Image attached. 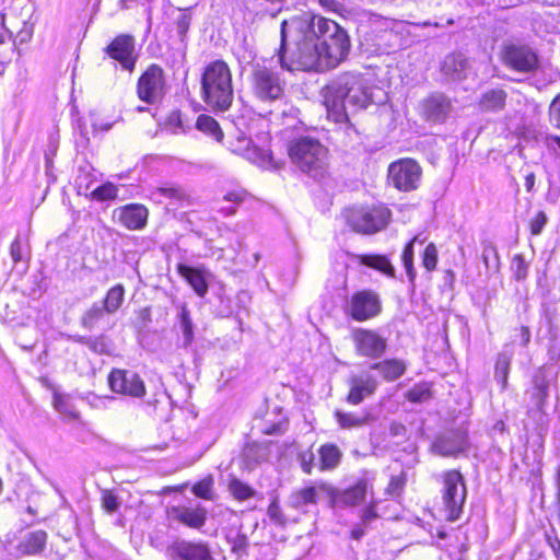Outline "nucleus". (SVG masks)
Returning <instances> with one entry per match:
<instances>
[{
    "label": "nucleus",
    "mask_w": 560,
    "mask_h": 560,
    "mask_svg": "<svg viewBox=\"0 0 560 560\" xmlns=\"http://www.w3.org/2000/svg\"><path fill=\"white\" fill-rule=\"evenodd\" d=\"M349 50L347 32L332 20L305 13L281 22L277 56L282 70L326 71L337 67Z\"/></svg>",
    "instance_id": "obj_1"
},
{
    "label": "nucleus",
    "mask_w": 560,
    "mask_h": 560,
    "mask_svg": "<svg viewBox=\"0 0 560 560\" xmlns=\"http://www.w3.org/2000/svg\"><path fill=\"white\" fill-rule=\"evenodd\" d=\"M324 103L330 119L347 122L350 115L373 103V88L362 73L345 72L325 88Z\"/></svg>",
    "instance_id": "obj_2"
},
{
    "label": "nucleus",
    "mask_w": 560,
    "mask_h": 560,
    "mask_svg": "<svg viewBox=\"0 0 560 560\" xmlns=\"http://www.w3.org/2000/svg\"><path fill=\"white\" fill-rule=\"evenodd\" d=\"M287 151L292 165L307 177L323 182L329 176V150L317 138L295 137L288 142Z\"/></svg>",
    "instance_id": "obj_3"
},
{
    "label": "nucleus",
    "mask_w": 560,
    "mask_h": 560,
    "mask_svg": "<svg viewBox=\"0 0 560 560\" xmlns=\"http://www.w3.org/2000/svg\"><path fill=\"white\" fill-rule=\"evenodd\" d=\"M201 91L205 103L213 110L225 112L233 102L232 73L223 60L210 62L201 77Z\"/></svg>",
    "instance_id": "obj_4"
},
{
    "label": "nucleus",
    "mask_w": 560,
    "mask_h": 560,
    "mask_svg": "<svg viewBox=\"0 0 560 560\" xmlns=\"http://www.w3.org/2000/svg\"><path fill=\"white\" fill-rule=\"evenodd\" d=\"M248 82L254 97L262 103L279 101L284 94L285 80L281 72L266 62L252 66Z\"/></svg>",
    "instance_id": "obj_5"
},
{
    "label": "nucleus",
    "mask_w": 560,
    "mask_h": 560,
    "mask_svg": "<svg viewBox=\"0 0 560 560\" xmlns=\"http://www.w3.org/2000/svg\"><path fill=\"white\" fill-rule=\"evenodd\" d=\"M466 494V486L459 471L448 470L443 474L442 500L448 521L454 522L460 517Z\"/></svg>",
    "instance_id": "obj_6"
},
{
    "label": "nucleus",
    "mask_w": 560,
    "mask_h": 560,
    "mask_svg": "<svg viewBox=\"0 0 560 560\" xmlns=\"http://www.w3.org/2000/svg\"><path fill=\"white\" fill-rule=\"evenodd\" d=\"M228 148L231 152L243 156L261 168H278V164L273 161L270 151L266 148L255 145L253 140L243 131H237L235 136L229 140Z\"/></svg>",
    "instance_id": "obj_7"
},
{
    "label": "nucleus",
    "mask_w": 560,
    "mask_h": 560,
    "mask_svg": "<svg viewBox=\"0 0 560 560\" xmlns=\"http://www.w3.org/2000/svg\"><path fill=\"white\" fill-rule=\"evenodd\" d=\"M422 170L411 159H400L389 164L388 182L400 191L416 190L421 183Z\"/></svg>",
    "instance_id": "obj_8"
},
{
    "label": "nucleus",
    "mask_w": 560,
    "mask_h": 560,
    "mask_svg": "<svg viewBox=\"0 0 560 560\" xmlns=\"http://www.w3.org/2000/svg\"><path fill=\"white\" fill-rule=\"evenodd\" d=\"M501 56L503 63L517 72H533L538 66L536 52L526 45L506 44L502 48Z\"/></svg>",
    "instance_id": "obj_9"
},
{
    "label": "nucleus",
    "mask_w": 560,
    "mask_h": 560,
    "mask_svg": "<svg viewBox=\"0 0 560 560\" xmlns=\"http://www.w3.org/2000/svg\"><path fill=\"white\" fill-rule=\"evenodd\" d=\"M381 310V300L371 290L355 292L346 306L347 314L358 322H364L377 316Z\"/></svg>",
    "instance_id": "obj_10"
},
{
    "label": "nucleus",
    "mask_w": 560,
    "mask_h": 560,
    "mask_svg": "<svg viewBox=\"0 0 560 560\" xmlns=\"http://www.w3.org/2000/svg\"><path fill=\"white\" fill-rule=\"evenodd\" d=\"M105 52L112 59L119 62L124 70L128 72L135 70L138 55L136 54V38L132 35L120 34L116 36L112 43L106 46Z\"/></svg>",
    "instance_id": "obj_11"
},
{
    "label": "nucleus",
    "mask_w": 560,
    "mask_h": 560,
    "mask_svg": "<svg viewBox=\"0 0 560 560\" xmlns=\"http://www.w3.org/2000/svg\"><path fill=\"white\" fill-rule=\"evenodd\" d=\"M392 212H349L346 220L351 229L362 234H374L383 230Z\"/></svg>",
    "instance_id": "obj_12"
},
{
    "label": "nucleus",
    "mask_w": 560,
    "mask_h": 560,
    "mask_svg": "<svg viewBox=\"0 0 560 560\" xmlns=\"http://www.w3.org/2000/svg\"><path fill=\"white\" fill-rule=\"evenodd\" d=\"M165 94L163 70L156 65L150 66L142 73V102L151 105L161 103Z\"/></svg>",
    "instance_id": "obj_13"
},
{
    "label": "nucleus",
    "mask_w": 560,
    "mask_h": 560,
    "mask_svg": "<svg viewBox=\"0 0 560 560\" xmlns=\"http://www.w3.org/2000/svg\"><path fill=\"white\" fill-rule=\"evenodd\" d=\"M378 384V380L371 371H363L351 375L348 381L349 393L346 400L350 405L357 406L365 398L372 396L376 392Z\"/></svg>",
    "instance_id": "obj_14"
},
{
    "label": "nucleus",
    "mask_w": 560,
    "mask_h": 560,
    "mask_svg": "<svg viewBox=\"0 0 560 560\" xmlns=\"http://www.w3.org/2000/svg\"><path fill=\"white\" fill-rule=\"evenodd\" d=\"M468 447V433L464 428L445 431L434 441L432 448L442 456H457Z\"/></svg>",
    "instance_id": "obj_15"
},
{
    "label": "nucleus",
    "mask_w": 560,
    "mask_h": 560,
    "mask_svg": "<svg viewBox=\"0 0 560 560\" xmlns=\"http://www.w3.org/2000/svg\"><path fill=\"white\" fill-rule=\"evenodd\" d=\"M353 341L358 353L371 359L381 358L387 348L386 339L369 329H357L353 332Z\"/></svg>",
    "instance_id": "obj_16"
},
{
    "label": "nucleus",
    "mask_w": 560,
    "mask_h": 560,
    "mask_svg": "<svg viewBox=\"0 0 560 560\" xmlns=\"http://www.w3.org/2000/svg\"><path fill=\"white\" fill-rule=\"evenodd\" d=\"M177 270L198 296L203 298L208 293L209 280L211 278V273L208 270L184 264H179Z\"/></svg>",
    "instance_id": "obj_17"
},
{
    "label": "nucleus",
    "mask_w": 560,
    "mask_h": 560,
    "mask_svg": "<svg viewBox=\"0 0 560 560\" xmlns=\"http://www.w3.org/2000/svg\"><path fill=\"white\" fill-rule=\"evenodd\" d=\"M170 515L188 527L200 528L206 523L207 511L199 504L178 505L172 508Z\"/></svg>",
    "instance_id": "obj_18"
},
{
    "label": "nucleus",
    "mask_w": 560,
    "mask_h": 560,
    "mask_svg": "<svg viewBox=\"0 0 560 560\" xmlns=\"http://www.w3.org/2000/svg\"><path fill=\"white\" fill-rule=\"evenodd\" d=\"M451 102L443 94H432L422 103V113L433 122H443L451 113Z\"/></svg>",
    "instance_id": "obj_19"
},
{
    "label": "nucleus",
    "mask_w": 560,
    "mask_h": 560,
    "mask_svg": "<svg viewBox=\"0 0 560 560\" xmlns=\"http://www.w3.org/2000/svg\"><path fill=\"white\" fill-rule=\"evenodd\" d=\"M174 551L182 560H212L207 542L182 540L175 544Z\"/></svg>",
    "instance_id": "obj_20"
},
{
    "label": "nucleus",
    "mask_w": 560,
    "mask_h": 560,
    "mask_svg": "<svg viewBox=\"0 0 560 560\" xmlns=\"http://www.w3.org/2000/svg\"><path fill=\"white\" fill-rule=\"evenodd\" d=\"M469 69V60L462 52L447 55L442 63V72L452 80H463Z\"/></svg>",
    "instance_id": "obj_21"
},
{
    "label": "nucleus",
    "mask_w": 560,
    "mask_h": 560,
    "mask_svg": "<svg viewBox=\"0 0 560 560\" xmlns=\"http://www.w3.org/2000/svg\"><path fill=\"white\" fill-rule=\"evenodd\" d=\"M110 389L116 393L129 395L132 397L140 396V383L129 382L126 372L116 370L108 376Z\"/></svg>",
    "instance_id": "obj_22"
},
{
    "label": "nucleus",
    "mask_w": 560,
    "mask_h": 560,
    "mask_svg": "<svg viewBox=\"0 0 560 560\" xmlns=\"http://www.w3.org/2000/svg\"><path fill=\"white\" fill-rule=\"evenodd\" d=\"M371 370L377 371L384 381L394 382L406 371V364L398 359H389L371 364Z\"/></svg>",
    "instance_id": "obj_23"
},
{
    "label": "nucleus",
    "mask_w": 560,
    "mask_h": 560,
    "mask_svg": "<svg viewBox=\"0 0 560 560\" xmlns=\"http://www.w3.org/2000/svg\"><path fill=\"white\" fill-rule=\"evenodd\" d=\"M334 417L339 428L342 430H352L361 428L370 422L371 416L369 412H352L336 410Z\"/></svg>",
    "instance_id": "obj_24"
},
{
    "label": "nucleus",
    "mask_w": 560,
    "mask_h": 560,
    "mask_svg": "<svg viewBox=\"0 0 560 560\" xmlns=\"http://www.w3.org/2000/svg\"><path fill=\"white\" fill-rule=\"evenodd\" d=\"M47 542V533L45 530H35L27 533L19 542L18 549L23 555H37L40 553Z\"/></svg>",
    "instance_id": "obj_25"
},
{
    "label": "nucleus",
    "mask_w": 560,
    "mask_h": 560,
    "mask_svg": "<svg viewBox=\"0 0 560 560\" xmlns=\"http://www.w3.org/2000/svg\"><path fill=\"white\" fill-rule=\"evenodd\" d=\"M24 8L21 5V0H16L10 8L3 10L0 16H3V24L5 28L14 34V31L23 25V22H28V12H23Z\"/></svg>",
    "instance_id": "obj_26"
},
{
    "label": "nucleus",
    "mask_w": 560,
    "mask_h": 560,
    "mask_svg": "<svg viewBox=\"0 0 560 560\" xmlns=\"http://www.w3.org/2000/svg\"><path fill=\"white\" fill-rule=\"evenodd\" d=\"M156 197L170 200L166 208L173 207H187L192 205L191 195L182 187H163L156 191Z\"/></svg>",
    "instance_id": "obj_27"
},
{
    "label": "nucleus",
    "mask_w": 560,
    "mask_h": 560,
    "mask_svg": "<svg viewBox=\"0 0 560 560\" xmlns=\"http://www.w3.org/2000/svg\"><path fill=\"white\" fill-rule=\"evenodd\" d=\"M512 359L513 351L512 349H508V347H505L504 350L497 357L494 380L501 384L502 389L506 388L508 385V377Z\"/></svg>",
    "instance_id": "obj_28"
},
{
    "label": "nucleus",
    "mask_w": 560,
    "mask_h": 560,
    "mask_svg": "<svg viewBox=\"0 0 560 560\" xmlns=\"http://www.w3.org/2000/svg\"><path fill=\"white\" fill-rule=\"evenodd\" d=\"M506 93L501 89L485 92L479 101V106L486 112L501 110L505 105Z\"/></svg>",
    "instance_id": "obj_29"
},
{
    "label": "nucleus",
    "mask_w": 560,
    "mask_h": 560,
    "mask_svg": "<svg viewBox=\"0 0 560 560\" xmlns=\"http://www.w3.org/2000/svg\"><path fill=\"white\" fill-rule=\"evenodd\" d=\"M366 491H368L366 481L361 480V481L357 482L353 487L341 492L338 495L337 501L347 506H354L364 500Z\"/></svg>",
    "instance_id": "obj_30"
},
{
    "label": "nucleus",
    "mask_w": 560,
    "mask_h": 560,
    "mask_svg": "<svg viewBox=\"0 0 560 560\" xmlns=\"http://www.w3.org/2000/svg\"><path fill=\"white\" fill-rule=\"evenodd\" d=\"M13 33L4 27L3 16H0V62H9L15 55V44L12 43Z\"/></svg>",
    "instance_id": "obj_31"
},
{
    "label": "nucleus",
    "mask_w": 560,
    "mask_h": 560,
    "mask_svg": "<svg viewBox=\"0 0 560 560\" xmlns=\"http://www.w3.org/2000/svg\"><path fill=\"white\" fill-rule=\"evenodd\" d=\"M178 324L183 332L184 345L189 346L194 340V324L190 317V312L186 303L178 305Z\"/></svg>",
    "instance_id": "obj_32"
},
{
    "label": "nucleus",
    "mask_w": 560,
    "mask_h": 560,
    "mask_svg": "<svg viewBox=\"0 0 560 560\" xmlns=\"http://www.w3.org/2000/svg\"><path fill=\"white\" fill-rule=\"evenodd\" d=\"M317 490L315 487H306L294 492L290 498V504L298 510H305L310 504H315Z\"/></svg>",
    "instance_id": "obj_33"
},
{
    "label": "nucleus",
    "mask_w": 560,
    "mask_h": 560,
    "mask_svg": "<svg viewBox=\"0 0 560 560\" xmlns=\"http://www.w3.org/2000/svg\"><path fill=\"white\" fill-rule=\"evenodd\" d=\"M427 241V236L422 233L417 234L404 248L401 260L406 269L408 277L412 280L416 271L413 268V245L416 243L423 244Z\"/></svg>",
    "instance_id": "obj_34"
},
{
    "label": "nucleus",
    "mask_w": 560,
    "mask_h": 560,
    "mask_svg": "<svg viewBox=\"0 0 560 560\" xmlns=\"http://www.w3.org/2000/svg\"><path fill=\"white\" fill-rule=\"evenodd\" d=\"M196 127L203 133L211 136L215 141L221 142L223 139V131L220 128L218 121L208 115H200L197 118Z\"/></svg>",
    "instance_id": "obj_35"
},
{
    "label": "nucleus",
    "mask_w": 560,
    "mask_h": 560,
    "mask_svg": "<svg viewBox=\"0 0 560 560\" xmlns=\"http://www.w3.org/2000/svg\"><path fill=\"white\" fill-rule=\"evenodd\" d=\"M360 262L366 267L376 269L387 276H394V267L385 256L361 255Z\"/></svg>",
    "instance_id": "obj_36"
},
{
    "label": "nucleus",
    "mask_w": 560,
    "mask_h": 560,
    "mask_svg": "<svg viewBox=\"0 0 560 560\" xmlns=\"http://www.w3.org/2000/svg\"><path fill=\"white\" fill-rule=\"evenodd\" d=\"M341 453L334 444H325L319 448L320 468H335L340 462Z\"/></svg>",
    "instance_id": "obj_37"
},
{
    "label": "nucleus",
    "mask_w": 560,
    "mask_h": 560,
    "mask_svg": "<svg viewBox=\"0 0 560 560\" xmlns=\"http://www.w3.org/2000/svg\"><path fill=\"white\" fill-rule=\"evenodd\" d=\"M191 492L197 498L213 501L215 499L214 477L212 475H207L192 486Z\"/></svg>",
    "instance_id": "obj_38"
},
{
    "label": "nucleus",
    "mask_w": 560,
    "mask_h": 560,
    "mask_svg": "<svg viewBox=\"0 0 560 560\" xmlns=\"http://www.w3.org/2000/svg\"><path fill=\"white\" fill-rule=\"evenodd\" d=\"M228 542L231 546V550L233 553H235L238 558L245 557L248 555V537L240 532H230L226 536Z\"/></svg>",
    "instance_id": "obj_39"
},
{
    "label": "nucleus",
    "mask_w": 560,
    "mask_h": 560,
    "mask_svg": "<svg viewBox=\"0 0 560 560\" xmlns=\"http://www.w3.org/2000/svg\"><path fill=\"white\" fill-rule=\"evenodd\" d=\"M122 300H124L122 285L118 284V285H115L114 288H112L107 292L106 298L103 302V304L105 305L106 312L107 313L116 312L119 308Z\"/></svg>",
    "instance_id": "obj_40"
},
{
    "label": "nucleus",
    "mask_w": 560,
    "mask_h": 560,
    "mask_svg": "<svg viewBox=\"0 0 560 560\" xmlns=\"http://www.w3.org/2000/svg\"><path fill=\"white\" fill-rule=\"evenodd\" d=\"M14 32H16V34L12 35V43L15 44V54L20 56V46L28 43L32 39L34 27L30 22H23V25Z\"/></svg>",
    "instance_id": "obj_41"
},
{
    "label": "nucleus",
    "mask_w": 560,
    "mask_h": 560,
    "mask_svg": "<svg viewBox=\"0 0 560 560\" xmlns=\"http://www.w3.org/2000/svg\"><path fill=\"white\" fill-rule=\"evenodd\" d=\"M229 489L232 495L238 501L247 500L255 494L252 487L238 479H233L229 485Z\"/></svg>",
    "instance_id": "obj_42"
},
{
    "label": "nucleus",
    "mask_w": 560,
    "mask_h": 560,
    "mask_svg": "<svg viewBox=\"0 0 560 560\" xmlns=\"http://www.w3.org/2000/svg\"><path fill=\"white\" fill-rule=\"evenodd\" d=\"M107 313L105 305L94 304L90 307L82 317L84 327L92 328L103 316Z\"/></svg>",
    "instance_id": "obj_43"
},
{
    "label": "nucleus",
    "mask_w": 560,
    "mask_h": 560,
    "mask_svg": "<svg viewBox=\"0 0 560 560\" xmlns=\"http://www.w3.org/2000/svg\"><path fill=\"white\" fill-rule=\"evenodd\" d=\"M225 200L234 202L237 207L242 208H256L258 201L253 199L250 196L246 195L245 192H229L225 197Z\"/></svg>",
    "instance_id": "obj_44"
},
{
    "label": "nucleus",
    "mask_w": 560,
    "mask_h": 560,
    "mask_svg": "<svg viewBox=\"0 0 560 560\" xmlns=\"http://www.w3.org/2000/svg\"><path fill=\"white\" fill-rule=\"evenodd\" d=\"M92 196L94 199L102 201L112 200L118 196V188L112 183H106L95 188Z\"/></svg>",
    "instance_id": "obj_45"
},
{
    "label": "nucleus",
    "mask_w": 560,
    "mask_h": 560,
    "mask_svg": "<svg viewBox=\"0 0 560 560\" xmlns=\"http://www.w3.org/2000/svg\"><path fill=\"white\" fill-rule=\"evenodd\" d=\"M438 265V248L433 243H429L422 254V266L429 271L435 270Z\"/></svg>",
    "instance_id": "obj_46"
},
{
    "label": "nucleus",
    "mask_w": 560,
    "mask_h": 560,
    "mask_svg": "<svg viewBox=\"0 0 560 560\" xmlns=\"http://www.w3.org/2000/svg\"><path fill=\"white\" fill-rule=\"evenodd\" d=\"M10 255L14 262L28 259L30 253L26 247H23L20 236H18L10 247Z\"/></svg>",
    "instance_id": "obj_47"
},
{
    "label": "nucleus",
    "mask_w": 560,
    "mask_h": 560,
    "mask_svg": "<svg viewBox=\"0 0 560 560\" xmlns=\"http://www.w3.org/2000/svg\"><path fill=\"white\" fill-rule=\"evenodd\" d=\"M165 127L170 129L173 133L185 132L180 113H171L165 120Z\"/></svg>",
    "instance_id": "obj_48"
},
{
    "label": "nucleus",
    "mask_w": 560,
    "mask_h": 560,
    "mask_svg": "<svg viewBox=\"0 0 560 560\" xmlns=\"http://www.w3.org/2000/svg\"><path fill=\"white\" fill-rule=\"evenodd\" d=\"M191 18L187 12H183L176 20V31L182 42L185 40L190 27Z\"/></svg>",
    "instance_id": "obj_49"
},
{
    "label": "nucleus",
    "mask_w": 560,
    "mask_h": 560,
    "mask_svg": "<svg viewBox=\"0 0 560 560\" xmlns=\"http://www.w3.org/2000/svg\"><path fill=\"white\" fill-rule=\"evenodd\" d=\"M405 483L406 479L402 475L392 477L386 488L387 494L390 497H398L401 493Z\"/></svg>",
    "instance_id": "obj_50"
},
{
    "label": "nucleus",
    "mask_w": 560,
    "mask_h": 560,
    "mask_svg": "<svg viewBox=\"0 0 560 560\" xmlns=\"http://www.w3.org/2000/svg\"><path fill=\"white\" fill-rule=\"evenodd\" d=\"M86 346L95 353L105 354L109 352V345L104 337L90 338Z\"/></svg>",
    "instance_id": "obj_51"
},
{
    "label": "nucleus",
    "mask_w": 560,
    "mask_h": 560,
    "mask_svg": "<svg viewBox=\"0 0 560 560\" xmlns=\"http://www.w3.org/2000/svg\"><path fill=\"white\" fill-rule=\"evenodd\" d=\"M512 268L517 280H523L526 278L528 266L521 255H516L513 258Z\"/></svg>",
    "instance_id": "obj_52"
},
{
    "label": "nucleus",
    "mask_w": 560,
    "mask_h": 560,
    "mask_svg": "<svg viewBox=\"0 0 560 560\" xmlns=\"http://www.w3.org/2000/svg\"><path fill=\"white\" fill-rule=\"evenodd\" d=\"M140 212H120L119 220L129 229H140Z\"/></svg>",
    "instance_id": "obj_53"
},
{
    "label": "nucleus",
    "mask_w": 560,
    "mask_h": 560,
    "mask_svg": "<svg viewBox=\"0 0 560 560\" xmlns=\"http://www.w3.org/2000/svg\"><path fill=\"white\" fill-rule=\"evenodd\" d=\"M119 503L117 497L108 490L103 491L102 495V506L109 513H113L117 510Z\"/></svg>",
    "instance_id": "obj_54"
},
{
    "label": "nucleus",
    "mask_w": 560,
    "mask_h": 560,
    "mask_svg": "<svg viewBox=\"0 0 560 560\" xmlns=\"http://www.w3.org/2000/svg\"><path fill=\"white\" fill-rule=\"evenodd\" d=\"M547 223L545 212H537V214L530 220L529 228L533 235H539Z\"/></svg>",
    "instance_id": "obj_55"
},
{
    "label": "nucleus",
    "mask_w": 560,
    "mask_h": 560,
    "mask_svg": "<svg viewBox=\"0 0 560 560\" xmlns=\"http://www.w3.org/2000/svg\"><path fill=\"white\" fill-rule=\"evenodd\" d=\"M549 116L551 124L560 128V94L557 95L550 104Z\"/></svg>",
    "instance_id": "obj_56"
},
{
    "label": "nucleus",
    "mask_w": 560,
    "mask_h": 560,
    "mask_svg": "<svg viewBox=\"0 0 560 560\" xmlns=\"http://www.w3.org/2000/svg\"><path fill=\"white\" fill-rule=\"evenodd\" d=\"M314 459H315V456H314L313 452H311V451L301 452L299 454V462H300L301 468L304 472L311 474L313 464H314Z\"/></svg>",
    "instance_id": "obj_57"
},
{
    "label": "nucleus",
    "mask_w": 560,
    "mask_h": 560,
    "mask_svg": "<svg viewBox=\"0 0 560 560\" xmlns=\"http://www.w3.org/2000/svg\"><path fill=\"white\" fill-rule=\"evenodd\" d=\"M429 396V389L424 387H415L408 394V397L411 401H422L427 399Z\"/></svg>",
    "instance_id": "obj_58"
},
{
    "label": "nucleus",
    "mask_w": 560,
    "mask_h": 560,
    "mask_svg": "<svg viewBox=\"0 0 560 560\" xmlns=\"http://www.w3.org/2000/svg\"><path fill=\"white\" fill-rule=\"evenodd\" d=\"M268 515L271 520H273L275 522L277 523H281L283 520H282V513H281V509L279 506V504L273 501L269 504L268 506Z\"/></svg>",
    "instance_id": "obj_59"
},
{
    "label": "nucleus",
    "mask_w": 560,
    "mask_h": 560,
    "mask_svg": "<svg viewBox=\"0 0 560 560\" xmlns=\"http://www.w3.org/2000/svg\"><path fill=\"white\" fill-rule=\"evenodd\" d=\"M219 299L221 305L218 308V313L222 317H229L233 313L232 306L230 305V300L225 299L223 295H219Z\"/></svg>",
    "instance_id": "obj_60"
},
{
    "label": "nucleus",
    "mask_w": 560,
    "mask_h": 560,
    "mask_svg": "<svg viewBox=\"0 0 560 560\" xmlns=\"http://www.w3.org/2000/svg\"><path fill=\"white\" fill-rule=\"evenodd\" d=\"M235 55L236 57L241 60V61H245V62H250L254 57H255V54L254 51L252 50H248L246 48H242V49H237L235 51Z\"/></svg>",
    "instance_id": "obj_61"
},
{
    "label": "nucleus",
    "mask_w": 560,
    "mask_h": 560,
    "mask_svg": "<svg viewBox=\"0 0 560 560\" xmlns=\"http://www.w3.org/2000/svg\"><path fill=\"white\" fill-rule=\"evenodd\" d=\"M319 1V4L328 10V11H332V12H337L341 4L338 0H318Z\"/></svg>",
    "instance_id": "obj_62"
},
{
    "label": "nucleus",
    "mask_w": 560,
    "mask_h": 560,
    "mask_svg": "<svg viewBox=\"0 0 560 560\" xmlns=\"http://www.w3.org/2000/svg\"><path fill=\"white\" fill-rule=\"evenodd\" d=\"M377 517V514L373 506L365 508L362 513V522L364 524H368L375 520Z\"/></svg>",
    "instance_id": "obj_63"
},
{
    "label": "nucleus",
    "mask_w": 560,
    "mask_h": 560,
    "mask_svg": "<svg viewBox=\"0 0 560 560\" xmlns=\"http://www.w3.org/2000/svg\"><path fill=\"white\" fill-rule=\"evenodd\" d=\"M530 330L527 326H522L520 329V337L522 346L526 347L530 341Z\"/></svg>",
    "instance_id": "obj_64"
}]
</instances>
